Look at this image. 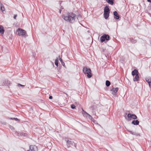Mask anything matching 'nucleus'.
<instances>
[{
    "label": "nucleus",
    "mask_w": 151,
    "mask_h": 151,
    "mask_svg": "<svg viewBox=\"0 0 151 151\" xmlns=\"http://www.w3.org/2000/svg\"><path fill=\"white\" fill-rule=\"evenodd\" d=\"M71 108L72 109H74L75 108L76 106L74 104H72L71 105Z\"/></svg>",
    "instance_id": "obj_27"
},
{
    "label": "nucleus",
    "mask_w": 151,
    "mask_h": 151,
    "mask_svg": "<svg viewBox=\"0 0 151 151\" xmlns=\"http://www.w3.org/2000/svg\"><path fill=\"white\" fill-rule=\"evenodd\" d=\"M146 81L148 82V83H149V82H150L151 81H150L149 80V79H146Z\"/></svg>",
    "instance_id": "obj_35"
},
{
    "label": "nucleus",
    "mask_w": 151,
    "mask_h": 151,
    "mask_svg": "<svg viewBox=\"0 0 151 151\" xmlns=\"http://www.w3.org/2000/svg\"><path fill=\"white\" fill-rule=\"evenodd\" d=\"M139 80V74L136 75H135V78L134 79V81H138Z\"/></svg>",
    "instance_id": "obj_19"
},
{
    "label": "nucleus",
    "mask_w": 151,
    "mask_h": 151,
    "mask_svg": "<svg viewBox=\"0 0 151 151\" xmlns=\"http://www.w3.org/2000/svg\"><path fill=\"white\" fill-rule=\"evenodd\" d=\"M148 2H151V0H147Z\"/></svg>",
    "instance_id": "obj_39"
},
{
    "label": "nucleus",
    "mask_w": 151,
    "mask_h": 151,
    "mask_svg": "<svg viewBox=\"0 0 151 151\" xmlns=\"http://www.w3.org/2000/svg\"><path fill=\"white\" fill-rule=\"evenodd\" d=\"M17 86H24V85H21L20 84H19V83L17 85Z\"/></svg>",
    "instance_id": "obj_36"
},
{
    "label": "nucleus",
    "mask_w": 151,
    "mask_h": 151,
    "mask_svg": "<svg viewBox=\"0 0 151 151\" xmlns=\"http://www.w3.org/2000/svg\"><path fill=\"white\" fill-rule=\"evenodd\" d=\"M148 84L149 85L150 87L151 88V81L150 82H149Z\"/></svg>",
    "instance_id": "obj_34"
},
{
    "label": "nucleus",
    "mask_w": 151,
    "mask_h": 151,
    "mask_svg": "<svg viewBox=\"0 0 151 151\" xmlns=\"http://www.w3.org/2000/svg\"><path fill=\"white\" fill-rule=\"evenodd\" d=\"M52 96H50L49 97V99H52Z\"/></svg>",
    "instance_id": "obj_38"
},
{
    "label": "nucleus",
    "mask_w": 151,
    "mask_h": 151,
    "mask_svg": "<svg viewBox=\"0 0 151 151\" xmlns=\"http://www.w3.org/2000/svg\"><path fill=\"white\" fill-rule=\"evenodd\" d=\"M62 17L65 20L73 23L75 21L76 16L74 14L69 13L63 15Z\"/></svg>",
    "instance_id": "obj_1"
},
{
    "label": "nucleus",
    "mask_w": 151,
    "mask_h": 151,
    "mask_svg": "<svg viewBox=\"0 0 151 151\" xmlns=\"http://www.w3.org/2000/svg\"><path fill=\"white\" fill-rule=\"evenodd\" d=\"M133 135H135L136 136H138L139 135L138 133H136V132H134Z\"/></svg>",
    "instance_id": "obj_29"
},
{
    "label": "nucleus",
    "mask_w": 151,
    "mask_h": 151,
    "mask_svg": "<svg viewBox=\"0 0 151 151\" xmlns=\"http://www.w3.org/2000/svg\"><path fill=\"white\" fill-rule=\"evenodd\" d=\"M109 13H104V18L106 19L108 18V17L109 16Z\"/></svg>",
    "instance_id": "obj_17"
},
{
    "label": "nucleus",
    "mask_w": 151,
    "mask_h": 151,
    "mask_svg": "<svg viewBox=\"0 0 151 151\" xmlns=\"http://www.w3.org/2000/svg\"><path fill=\"white\" fill-rule=\"evenodd\" d=\"M83 71L84 74H87V76L88 78H90L92 76V75L91 73V70L90 68L84 67L83 68Z\"/></svg>",
    "instance_id": "obj_2"
},
{
    "label": "nucleus",
    "mask_w": 151,
    "mask_h": 151,
    "mask_svg": "<svg viewBox=\"0 0 151 151\" xmlns=\"http://www.w3.org/2000/svg\"><path fill=\"white\" fill-rule=\"evenodd\" d=\"M14 120H15L16 121H17L18 122H19L20 121V120L19 119H18L17 118H15V119H14Z\"/></svg>",
    "instance_id": "obj_28"
},
{
    "label": "nucleus",
    "mask_w": 151,
    "mask_h": 151,
    "mask_svg": "<svg viewBox=\"0 0 151 151\" xmlns=\"http://www.w3.org/2000/svg\"><path fill=\"white\" fill-rule=\"evenodd\" d=\"M100 38H110V37L108 35H104L101 36Z\"/></svg>",
    "instance_id": "obj_25"
},
{
    "label": "nucleus",
    "mask_w": 151,
    "mask_h": 151,
    "mask_svg": "<svg viewBox=\"0 0 151 151\" xmlns=\"http://www.w3.org/2000/svg\"><path fill=\"white\" fill-rule=\"evenodd\" d=\"M4 30L3 26L1 25H0V33L1 34H4Z\"/></svg>",
    "instance_id": "obj_15"
},
{
    "label": "nucleus",
    "mask_w": 151,
    "mask_h": 151,
    "mask_svg": "<svg viewBox=\"0 0 151 151\" xmlns=\"http://www.w3.org/2000/svg\"><path fill=\"white\" fill-rule=\"evenodd\" d=\"M127 131L129 132H130V133H131L132 134V135L133 134H134V132H133L132 131H130V130H127Z\"/></svg>",
    "instance_id": "obj_32"
},
{
    "label": "nucleus",
    "mask_w": 151,
    "mask_h": 151,
    "mask_svg": "<svg viewBox=\"0 0 151 151\" xmlns=\"http://www.w3.org/2000/svg\"><path fill=\"white\" fill-rule=\"evenodd\" d=\"M5 84L4 83V85H7V86H9L11 84V83H10V81H9L7 80V81H5ZM4 83H5L4 82Z\"/></svg>",
    "instance_id": "obj_20"
},
{
    "label": "nucleus",
    "mask_w": 151,
    "mask_h": 151,
    "mask_svg": "<svg viewBox=\"0 0 151 151\" xmlns=\"http://www.w3.org/2000/svg\"><path fill=\"white\" fill-rule=\"evenodd\" d=\"M96 107V106L95 105H93L90 107V109L92 111H94V110L95 109Z\"/></svg>",
    "instance_id": "obj_26"
},
{
    "label": "nucleus",
    "mask_w": 151,
    "mask_h": 151,
    "mask_svg": "<svg viewBox=\"0 0 151 151\" xmlns=\"http://www.w3.org/2000/svg\"><path fill=\"white\" fill-rule=\"evenodd\" d=\"M127 117L128 118H132L134 119H137V117L134 114H131L129 113L127 115Z\"/></svg>",
    "instance_id": "obj_6"
},
{
    "label": "nucleus",
    "mask_w": 151,
    "mask_h": 151,
    "mask_svg": "<svg viewBox=\"0 0 151 151\" xmlns=\"http://www.w3.org/2000/svg\"><path fill=\"white\" fill-rule=\"evenodd\" d=\"M106 1L108 3L111 5H112L114 4V0H106Z\"/></svg>",
    "instance_id": "obj_18"
},
{
    "label": "nucleus",
    "mask_w": 151,
    "mask_h": 151,
    "mask_svg": "<svg viewBox=\"0 0 151 151\" xmlns=\"http://www.w3.org/2000/svg\"><path fill=\"white\" fill-rule=\"evenodd\" d=\"M111 83L108 80H106V85L107 87H109L110 86Z\"/></svg>",
    "instance_id": "obj_21"
},
{
    "label": "nucleus",
    "mask_w": 151,
    "mask_h": 151,
    "mask_svg": "<svg viewBox=\"0 0 151 151\" xmlns=\"http://www.w3.org/2000/svg\"><path fill=\"white\" fill-rule=\"evenodd\" d=\"M139 123V122L138 120H134L132 122V124L134 125H138Z\"/></svg>",
    "instance_id": "obj_11"
},
{
    "label": "nucleus",
    "mask_w": 151,
    "mask_h": 151,
    "mask_svg": "<svg viewBox=\"0 0 151 151\" xmlns=\"http://www.w3.org/2000/svg\"><path fill=\"white\" fill-rule=\"evenodd\" d=\"M93 38H92V40H93Z\"/></svg>",
    "instance_id": "obj_44"
},
{
    "label": "nucleus",
    "mask_w": 151,
    "mask_h": 151,
    "mask_svg": "<svg viewBox=\"0 0 151 151\" xmlns=\"http://www.w3.org/2000/svg\"><path fill=\"white\" fill-rule=\"evenodd\" d=\"M59 58V60L60 62L61 63L62 65L65 68H66V66L65 65L63 61V60L61 58H60V55H59L58 56Z\"/></svg>",
    "instance_id": "obj_12"
},
{
    "label": "nucleus",
    "mask_w": 151,
    "mask_h": 151,
    "mask_svg": "<svg viewBox=\"0 0 151 151\" xmlns=\"http://www.w3.org/2000/svg\"><path fill=\"white\" fill-rule=\"evenodd\" d=\"M65 140L66 142L67 146L68 148L74 146L76 148V144L73 142L68 140L67 138L65 139Z\"/></svg>",
    "instance_id": "obj_4"
},
{
    "label": "nucleus",
    "mask_w": 151,
    "mask_h": 151,
    "mask_svg": "<svg viewBox=\"0 0 151 151\" xmlns=\"http://www.w3.org/2000/svg\"><path fill=\"white\" fill-rule=\"evenodd\" d=\"M18 32V35L19 36H21L23 37H26L28 36L26 34V31L23 29L19 28L17 30Z\"/></svg>",
    "instance_id": "obj_3"
},
{
    "label": "nucleus",
    "mask_w": 151,
    "mask_h": 151,
    "mask_svg": "<svg viewBox=\"0 0 151 151\" xmlns=\"http://www.w3.org/2000/svg\"><path fill=\"white\" fill-rule=\"evenodd\" d=\"M17 14H14V19H16V17H17Z\"/></svg>",
    "instance_id": "obj_33"
},
{
    "label": "nucleus",
    "mask_w": 151,
    "mask_h": 151,
    "mask_svg": "<svg viewBox=\"0 0 151 151\" xmlns=\"http://www.w3.org/2000/svg\"><path fill=\"white\" fill-rule=\"evenodd\" d=\"M127 131L129 132H130V133H131L132 134V135L133 134H134V132H133L132 131H130V130H127Z\"/></svg>",
    "instance_id": "obj_30"
},
{
    "label": "nucleus",
    "mask_w": 151,
    "mask_h": 151,
    "mask_svg": "<svg viewBox=\"0 0 151 151\" xmlns=\"http://www.w3.org/2000/svg\"><path fill=\"white\" fill-rule=\"evenodd\" d=\"M113 13L114 16V18L117 19H119V16L117 14V12L115 11Z\"/></svg>",
    "instance_id": "obj_8"
},
{
    "label": "nucleus",
    "mask_w": 151,
    "mask_h": 151,
    "mask_svg": "<svg viewBox=\"0 0 151 151\" xmlns=\"http://www.w3.org/2000/svg\"><path fill=\"white\" fill-rule=\"evenodd\" d=\"M19 135L21 136H23L24 137H26L27 136V134L23 132H21L19 133Z\"/></svg>",
    "instance_id": "obj_23"
},
{
    "label": "nucleus",
    "mask_w": 151,
    "mask_h": 151,
    "mask_svg": "<svg viewBox=\"0 0 151 151\" xmlns=\"http://www.w3.org/2000/svg\"><path fill=\"white\" fill-rule=\"evenodd\" d=\"M110 38H100L101 41V42H107L110 40Z\"/></svg>",
    "instance_id": "obj_14"
},
{
    "label": "nucleus",
    "mask_w": 151,
    "mask_h": 151,
    "mask_svg": "<svg viewBox=\"0 0 151 151\" xmlns=\"http://www.w3.org/2000/svg\"><path fill=\"white\" fill-rule=\"evenodd\" d=\"M37 147L35 145H31L29 147V149L27 151H37Z\"/></svg>",
    "instance_id": "obj_5"
},
{
    "label": "nucleus",
    "mask_w": 151,
    "mask_h": 151,
    "mask_svg": "<svg viewBox=\"0 0 151 151\" xmlns=\"http://www.w3.org/2000/svg\"><path fill=\"white\" fill-rule=\"evenodd\" d=\"M104 13H110V10L107 6H106L104 7Z\"/></svg>",
    "instance_id": "obj_10"
},
{
    "label": "nucleus",
    "mask_w": 151,
    "mask_h": 151,
    "mask_svg": "<svg viewBox=\"0 0 151 151\" xmlns=\"http://www.w3.org/2000/svg\"><path fill=\"white\" fill-rule=\"evenodd\" d=\"M14 119H15V118H10V119H12V120H14Z\"/></svg>",
    "instance_id": "obj_40"
},
{
    "label": "nucleus",
    "mask_w": 151,
    "mask_h": 151,
    "mask_svg": "<svg viewBox=\"0 0 151 151\" xmlns=\"http://www.w3.org/2000/svg\"><path fill=\"white\" fill-rule=\"evenodd\" d=\"M138 74H139L138 71L136 69H134L133 71H132V74L133 76Z\"/></svg>",
    "instance_id": "obj_9"
},
{
    "label": "nucleus",
    "mask_w": 151,
    "mask_h": 151,
    "mask_svg": "<svg viewBox=\"0 0 151 151\" xmlns=\"http://www.w3.org/2000/svg\"><path fill=\"white\" fill-rule=\"evenodd\" d=\"M127 131L129 132H130V133H131L132 134V135L133 134H134V132H133L132 131H130V130H127Z\"/></svg>",
    "instance_id": "obj_31"
},
{
    "label": "nucleus",
    "mask_w": 151,
    "mask_h": 151,
    "mask_svg": "<svg viewBox=\"0 0 151 151\" xmlns=\"http://www.w3.org/2000/svg\"><path fill=\"white\" fill-rule=\"evenodd\" d=\"M59 12H60V13H61V10H60Z\"/></svg>",
    "instance_id": "obj_42"
},
{
    "label": "nucleus",
    "mask_w": 151,
    "mask_h": 151,
    "mask_svg": "<svg viewBox=\"0 0 151 151\" xmlns=\"http://www.w3.org/2000/svg\"><path fill=\"white\" fill-rule=\"evenodd\" d=\"M128 40L132 43H135L137 42L136 40H135L134 38H128Z\"/></svg>",
    "instance_id": "obj_13"
},
{
    "label": "nucleus",
    "mask_w": 151,
    "mask_h": 151,
    "mask_svg": "<svg viewBox=\"0 0 151 151\" xmlns=\"http://www.w3.org/2000/svg\"><path fill=\"white\" fill-rule=\"evenodd\" d=\"M0 7L1 8V10L2 12H3L5 10L4 7L1 2L0 3Z\"/></svg>",
    "instance_id": "obj_16"
},
{
    "label": "nucleus",
    "mask_w": 151,
    "mask_h": 151,
    "mask_svg": "<svg viewBox=\"0 0 151 151\" xmlns=\"http://www.w3.org/2000/svg\"><path fill=\"white\" fill-rule=\"evenodd\" d=\"M9 127L11 129H13L14 128V127L10 125L9 126Z\"/></svg>",
    "instance_id": "obj_37"
},
{
    "label": "nucleus",
    "mask_w": 151,
    "mask_h": 151,
    "mask_svg": "<svg viewBox=\"0 0 151 151\" xmlns=\"http://www.w3.org/2000/svg\"><path fill=\"white\" fill-rule=\"evenodd\" d=\"M81 17V15H79L78 16V17Z\"/></svg>",
    "instance_id": "obj_41"
},
{
    "label": "nucleus",
    "mask_w": 151,
    "mask_h": 151,
    "mask_svg": "<svg viewBox=\"0 0 151 151\" xmlns=\"http://www.w3.org/2000/svg\"><path fill=\"white\" fill-rule=\"evenodd\" d=\"M118 90V88H113L111 91L112 93L113 94L115 95L117 92Z\"/></svg>",
    "instance_id": "obj_7"
},
{
    "label": "nucleus",
    "mask_w": 151,
    "mask_h": 151,
    "mask_svg": "<svg viewBox=\"0 0 151 151\" xmlns=\"http://www.w3.org/2000/svg\"><path fill=\"white\" fill-rule=\"evenodd\" d=\"M104 50H105V49H103V52H104Z\"/></svg>",
    "instance_id": "obj_43"
},
{
    "label": "nucleus",
    "mask_w": 151,
    "mask_h": 151,
    "mask_svg": "<svg viewBox=\"0 0 151 151\" xmlns=\"http://www.w3.org/2000/svg\"><path fill=\"white\" fill-rule=\"evenodd\" d=\"M58 58H57L55 61V65L57 66L58 67Z\"/></svg>",
    "instance_id": "obj_22"
},
{
    "label": "nucleus",
    "mask_w": 151,
    "mask_h": 151,
    "mask_svg": "<svg viewBox=\"0 0 151 151\" xmlns=\"http://www.w3.org/2000/svg\"><path fill=\"white\" fill-rule=\"evenodd\" d=\"M83 112H84V114H86L87 115V116H88L89 117V118L90 119H91V118H92V117L90 115H89L88 114V113H87V112H86L83 109Z\"/></svg>",
    "instance_id": "obj_24"
}]
</instances>
